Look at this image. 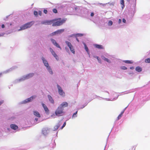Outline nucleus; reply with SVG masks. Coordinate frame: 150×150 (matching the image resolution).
I'll return each instance as SVG.
<instances>
[{
    "label": "nucleus",
    "instance_id": "f257e3e1",
    "mask_svg": "<svg viewBox=\"0 0 150 150\" xmlns=\"http://www.w3.org/2000/svg\"><path fill=\"white\" fill-rule=\"evenodd\" d=\"M65 21V20L62 19L61 18L54 19L52 20V25L53 26H59L62 25Z\"/></svg>",
    "mask_w": 150,
    "mask_h": 150
},
{
    "label": "nucleus",
    "instance_id": "f03ea898",
    "mask_svg": "<svg viewBox=\"0 0 150 150\" xmlns=\"http://www.w3.org/2000/svg\"><path fill=\"white\" fill-rule=\"evenodd\" d=\"M64 109L61 108L59 106L57 108L55 111V114L56 115L60 116L62 115L64 113Z\"/></svg>",
    "mask_w": 150,
    "mask_h": 150
},
{
    "label": "nucleus",
    "instance_id": "7ed1b4c3",
    "mask_svg": "<svg viewBox=\"0 0 150 150\" xmlns=\"http://www.w3.org/2000/svg\"><path fill=\"white\" fill-rule=\"evenodd\" d=\"M57 86L58 89V91L59 94L60 95H64L65 93L63 92V90H62L61 87L59 86V85L57 84Z\"/></svg>",
    "mask_w": 150,
    "mask_h": 150
},
{
    "label": "nucleus",
    "instance_id": "20e7f679",
    "mask_svg": "<svg viewBox=\"0 0 150 150\" xmlns=\"http://www.w3.org/2000/svg\"><path fill=\"white\" fill-rule=\"evenodd\" d=\"M36 97L35 96H32L26 99L24 101V103H26L32 101L33 99Z\"/></svg>",
    "mask_w": 150,
    "mask_h": 150
},
{
    "label": "nucleus",
    "instance_id": "39448f33",
    "mask_svg": "<svg viewBox=\"0 0 150 150\" xmlns=\"http://www.w3.org/2000/svg\"><path fill=\"white\" fill-rule=\"evenodd\" d=\"M52 23V20H46L42 21L41 22L42 24L43 25H50Z\"/></svg>",
    "mask_w": 150,
    "mask_h": 150
},
{
    "label": "nucleus",
    "instance_id": "423d86ee",
    "mask_svg": "<svg viewBox=\"0 0 150 150\" xmlns=\"http://www.w3.org/2000/svg\"><path fill=\"white\" fill-rule=\"evenodd\" d=\"M50 40L54 45L57 47L60 48V49H61V47L59 45L57 42L55 40L53 39H51Z\"/></svg>",
    "mask_w": 150,
    "mask_h": 150
},
{
    "label": "nucleus",
    "instance_id": "0eeeda50",
    "mask_svg": "<svg viewBox=\"0 0 150 150\" xmlns=\"http://www.w3.org/2000/svg\"><path fill=\"white\" fill-rule=\"evenodd\" d=\"M68 103L66 102H62L59 106L60 107L64 109L65 107H67L68 106Z\"/></svg>",
    "mask_w": 150,
    "mask_h": 150
},
{
    "label": "nucleus",
    "instance_id": "6e6552de",
    "mask_svg": "<svg viewBox=\"0 0 150 150\" xmlns=\"http://www.w3.org/2000/svg\"><path fill=\"white\" fill-rule=\"evenodd\" d=\"M42 105L46 113L47 114H49V110L47 106L43 103H42Z\"/></svg>",
    "mask_w": 150,
    "mask_h": 150
},
{
    "label": "nucleus",
    "instance_id": "1a4fd4ad",
    "mask_svg": "<svg viewBox=\"0 0 150 150\" xmlns=\"http://www.w3.org/2000/svg\"><path fill=\"white\" fill-rule=\"evenodd\" d=\"M42 59L44 65L46 67V68L48 67H49L47 61L45 59V58L44 57H42Z\"/></svg>",
    "mask_w": 150,
    "mask_h": 150
},
{
    "label": "nucleus",
    "instance_id": "9d476101",
    "mask_svg": "<svg viewBox=\"0 0 150 150\" xmlns=\"http://www.w3.org/2000/svg\"><path fill=\"white\" fill-rule=\"evenodd\" d=\"M34 75V74L33 73H30L24 77V79H29L32 77Z\"/></svg>",
    "mask_w": 150,
    "mask_h": 150
},
{
    "label": "nucleus",
    "instance_id": "9b49d317",
    "mask_svg": "<svg viewBox=\"0 0 150 150\" xmlns=\"http://www.w3.org/2000/svg\"><path fill=\"white\" fill-rule=\"evenodd\" d=\"M34 22L31 21L25 24L27 28H29L34 24Z\"/></svg>",
    "mask_w": 150,
    "mask_h": 150
},
{
    "label": "nucleus",
    "instance_id": "f8f14e48",
    "mask_svg": "<svg viewBox=\"0 0 150 150\" xmlns=\"http://www.w3.org/2000/svg\"><path fill=\"white\" fill-rule=\"evenodd\" d=\"M11 128L14 130H16L18 128V127L16 125L14 124H12L10 125Z\"/></svg>",
    "mask_w": 150,
    "mask_h": 150
},
{
    "label": "nucleus",
    "instance_id": "ddd939ff",
    "mask_svg": "<svg viewBox=\"0 0 150 150\" xmlns=\"http://www.w3.org/2000/svg\"><path fill=\"white\" fill-rule=\"evenodd\" d=\"M34 115L38 117H40V115L39 113L36 111H33Z\"/></svg>",
    "mask_w": 150,
    "mask_h": 150
},
{
    "label": "nucleus",
    "instance_id": "4468645a",
    "mask_svg": "<svg viewBox=\"0 0 150 150\" xmlns=\"http://www.w3.org/2000/svg\"><path fill=\"white\" fill-rule=\"evenodd\" d=\"M64 29H61L58 30L56 31L57 33V35L58 34H60L61 33H62L64 31Z\"/></svg>",
    "mask_w": 150,
    "mask_h": 150
},
{
    "label": "nucleus",
    "instance_id": "2eb2a0df",
    "mask_svg": "<svg viewBox=\"0 0 150 150\" xmlns=\"http://www.w3.org/2000/svg\"><path fill=\"white\" fill-rule=\"evenodd\" d=\"M48 98L50 101L52 103H54V101L52 97L50 95H48Z\"/></svg>",
    "mask_w": 150,
    "mask_h": 150
},
{
    "label": "nucleus",
    "instance_id": "dca6fc26",
    "mask_svg": "<svg viewBox=\"0 0 150 150\" xmlns=\"http://www.w3.org/2000/svg\"><path fill=\"white\" fill-rule=\"evenodd\" d=\"M27 28L26 26L25 25V24H24L21 27H20V28L18 30H24Z\"/></svg>",
    "mask_w": 150,
    "mask_h": 150
},
{
    "label": "nucleus",
    "instance_id": "f3484780",
    "mask_svg": "<svg viewBox=\"0 0 150 150\" xmlns=\"http://www.w3.org/2000/svg\"><path fill=\"white\" fill-rule=\"evenodd\" d=\"M95 47L98 49H102L103 48V47L102 45H95Z\"/></svg>",
    "mask_w": 150,
    "mask_h": 150
},
{
    "label": "nucleus",
    "instance_id": "a211bd4d",
    "mask_svg": "<svg viewBox=\"0 0 150 150\" xmlns=\"http://www.w3.org/2000/svg\"><path fill=\"white\" fill-rule=\"evenodd\" d=\"M47 68L48 71L51 74H53V72L52 71V70L51 69V68L50 67V66L48 67Z\"/></svg>",
    "mask_w": 150,
    "mask_h": 150
},
{
    "label": "nucleus",
    "instance_id": "6ab92c4d",
    "mask_svg": "<svg viewBox=\"0 0 150 150\" xmlns=\"http://www.w3.org/2000/svg\"><path fill=\"white\" fill-rule=\"evenodd\" d=\"M120 4L122 5V8L123 9L125 7V4L124 0H120Z\"/></svg>",
    "mask_w": 150,
    "mask_h": 150
},
{
    "label": "nucleus",
    "instance_id": "aec40b11",
    "mask_svg": "<svg viewBox=\"0 0 150 150\" xmlns=\"http://www.w3.org/2000/svg\"><path fill=\"white\" fill-rule=\"evenodd\" d=\"M71 52L74 54L75 53V51L74 50V48L73 47V46L72 47H70L69 48Z\"/></svg>",
    "mask_w": 150,
    "mask_h": 150
},
{
    "label": "nucleus",
    "instance_id": "412c9836",
    "mask_svg": "<svg viewBox=\"0 0 150 150\" xmlns=\"http://www.w3.org/2000/svg\"><path fill=\"white\" fill-rule=\"evenodd\" d=\"M135 69L136 71L138 72H141L142 71V68L139 67H137Z\"/></svg>",
    "mask_w": 150,
    "mask_h": 150
},
{
    "label": "nucleus",
    "instance_id": "4be33fe9",
    "mask_svg": "<svg viewBox=\"0 0 150 150\" xmlns=\"http://www.w3.org/2000/svg\"><path fill=\"white\" fill-rule=\"evenodd\" d=\"M65 43L69 48L72 46L70 42L67 41H66Z\"/></svg>",
    "mask_w": 150,
    "mask_h": 150
},
{
    "label": "nucleus",
    "instance_id": "5701e85b",
    "mask_svg": "<svg viewBox=\"0 0 150 150\" xmlns=\"http://www.w3.org/2000/svg\"><path fill=\"white\" fill-rule=\"evenodd\" d=\"M57 35L56 31L53 32L49 35V36H52Z\"/></svg>",
    "mask_w": 150,
    "mask_h": 150
},
{
    "label": "nucleus",
    "instance_id": "b1692460",
    "mask_svg": "<svg viewBox=\"0 0 150 150\" xmlns=\"http://www.w3.org/2000/svg\"><path fill=\"white\" fill-rule=\"evenodd\" d=\"M102 59H103L104 61L107 62H108L110 63V60L108 58H106L105 57H103L102 58Z\"/></svg>",
    "mask_w": 150,
    "mask_h": 150
},
{
    "label": "nucleus",
    "instance_id": "393cba45",
    "mask_svg": "<svg viewBox=\"0 0 150 150\" xmlns=\"http://www.w3.org/2000/svg\"><path fill=\"white\" fill-rule=\"evenodd\" d=\"M50 50L52 55H54V54L55 53V52L53 50L52 48H50Z\"/></svg>",
    "mask_w": 150,
    "mask_h": 150
},
{
    "label": "nucleus",
    "instance_id": "a878e982",
    "mask_svg": "<svg viewBox=\"0 0 150 150\" xmlns=\"http://www.w3.org/2000/svg\"><path fill=\"white\" fill-rule=\"evenodd\" d=\"M53 56L57 60H58L59 59V58L57 56V55L55 53L54 55H53Z\"/></svg>",
    "mask_w": 150,
    "mask_h": 150
},
{
    "label": "nucleus",
    "instance_id": "bb28decb",
    "mask_svg": "<svg viewBox=\"0 0 150 150\" xmlns=\"http://www.w3.org/2000/svg\"><path fill=\"white\" fill-rule=\"evenodd\" d=\"M124 62L127 64H132V62L130 60H125L124 61Z\"/></svg>",
    "mask_w": 150,
    "mask_h": 150
},
{
    "label": "nucleus",
    "instance_id": "cd10ccee",
    "mask_svg": "<svg viewBox=\"0 0 150 150\" xmlns=\"http://www.w3.org/2000/svg\"><path fill=\"white\" fill-rule=\"evenodd\" d=\"M145 62L146 63H150V58H147L145 59Z\"/></svg>",
    "mask_w": 150,
    "mask_h": 150
},
{
    "label": "nucleus",
    "instance_id": "c85d7f7f",
    "mask_svg": "<svg viewBox=\"0 0 150 150\" xmlns=\"http://www.w3.org/2000/svg\"><path fill=\"white\" fill-rule=\"evenodd\" d=\"M113 22L111 21H109L108 23V25L109 26L112 25Z\"/></svg>",
    "mask_w": 150,
    "mask_h": 150
},
{
    "label": "nucleus",
    "instance_id": "c756f323",
    "mask_svg": "<svg viewBox=\"0 0 150 150\" xmlns=\"http://www.w3.org/2000/svg\"><path fill=\"white\" fill-rule=\"evenodd\" d=\"M52 11L54 13H57V11L56 8H54Z\"/></svg>",
    "mask_w": 150,
    "mask_h": 150
},
{
    "label": "nucleus",
    "instance_id": "7c9ffc66",
    "mask_svg": "<svg viewBox=\"0 0 150 150\" xmlns=\"http://www.w3.org/2000/svg\"><path fill=\"white\" fill-rule=\"evenodd\" d=\"M121 69L123 70H126L127 69V68L126 67L124 66H122L121 67Z\"/></svg>",
    "mask_w": 150,
    "mask_h": 150
},
{
    "label": "nucleus",
    "instance_id": "2f4dec72",
    "mask_svg": "<svg viewBox=\"0 0 150 150\" xmlns=\"http://www.w3.org/2000/svg\"><path fill=\"white\" fill-rule=\"evenodd\" d=\"M97 60H98V62L100 63H101V60L99 58V57H96Z\"/></svg>",
    "mask_w": 150,
    "mask_h": 150
},
{
    "label": "nucleus",
    "instance_id": "473e14b6",
    "mask_svg": "<svg viewBox=\"0 0 150 150\" xmlns=\"http://www.w3.org/2000/svg\"><path fill=\"white\" fill-rule=\"evenodd\" d=\"M85 48L86 51L87 52H88V48L87 46L86 45H85Z\"/></svg>",
    "mask_w": 150,
    "mask_h": 150
},
{
    "label": "nucleus",
    "instance_id": "72a5a7b5",
    "mask_svg": "<svg viewBox=\"0 0 150 150\" xmlns=\"http://www.w3.org/2000/svg\"><path fill=\"white\" fill-rule=\"evenodd\" d=\"M66 125V122H65L63 124L61 128V129H62Z\"/></svg>",
    "mask_w": 150,
    "mask_h": 150
},
{
    "label": "nucleus",
    "instance_id": "f704fd0d",
    "mask_svg": "<svg viewBox=\"0 0 150 150\" xmlns=\"http://www.w3.org/2000/svg\"><path fill=\"white\" fill-rule=\"evenodd\" d=\"M34 15L36 16H37L38 14V12L36 11H34Z\"/></svg>",
    "mask_w": 150,
    "mask_h": 150
},
{
    "label": "nucleus",
    "instance_id": "c9c22d12",
    "mask_svg": "<svg viewBox=\"0 0 150 150\" xmlns=\"http://www.w3.org/2000/svg\"><path fill=\"white\" fill-rule=\"evenodd\" d=\"M122 114H120L117 117V120L120 119L122 116Z\"/></svg>",
    "mask_w": 150,
    "mask_h": 150
},
{
    "label": "nucleus",
    "instance_id": "e433bc0d",
    "mask_svg": "<svg viewBox=\"0 0 150 150\" xmlns=\"http://www.w3.org/2000/svg\"><path fill=\"white\" fill-rule=\"evenodd\" d=\"M58 128L59 127H58L57 126V125H56L54 127V130H57L58 129Z\"/></svg>",
    "mask_w": 150,
    "mask_h": 150
},
{
    "label": "nucleus",
    "instance_id": "4c0bfd02",
    "mask_svg": "<svg viewBox=\"0 0 150 150\" xmlns=\"http://www.w3.org/2000/svg\"><path fill=\"white\" fill-rule=\"evenodd\" d=\"M61 123L60 122H59L57 125V126L59 128L61 125Z\"/></svg>",
    "mask_w": 150,
    "mask_h": 150
},
{
    "label": "nucleus",
    "instance_id": "58836bf2",
    "mask_svg": "<svg viewBox=\"0 0 150 150\" xmlns=\"http://www.w3.org/2000/svg\"><path fill=\"white\" fill-rule=\"evenodd\" d=\"M47 130H46V129H45L44 130H43L42 131V132H43V134H45V133H47Z\"/></svg>",
    "mask_w": 150,
    "mask_h": 150
},
{
    "label": "nucleus",
    "instance_id": "ea45409f",
    "mask_svg": "<svg viewBox=\"0 0 150 150\" xmlns=\"http://www.w3.org/2000/svg\"><path fill=\"white\" fill-rule=\"evenodd\" d=\"M44 12L45 14H47V11L46 9H44Z\"/></svg>",
    "mask_w": 150,
    "mask_h": 150
},
{
    "label": "nucleus",
    "instance_id": "a19ab883",
    "mask_svg": "<svg viewBox=\"0 0 150 150\" xmlns=\"http://www.w3.org/2000/svg\"><path fill=\"white\" fill-rule=\"evenodd\" d=\"M78 111H76L74 113L72 116L73 117H74V115H76Z\"/></svg>",
    "mask_w": 150,
    "mask_h": 150
},
{
    "label": "nucleus",
    "instance_id": "79ce46f5",
    "mask_svg": "<svg viewBox=\"0 0 150 150\" xmlns=\"http://www.w3.org/2000/svg\"><path fill=\"white\" fill-rule=\"evenodd\" d=\"M38 13L39 15L41 16L42 15V12L41 11H38Z\"/></svg>",
    "mask_w": 150,
    "mask_h": 150
},
{
    "label": "nucleus",
    "instance_id": "37998d69",
    "mask_svg": "<svg viewBox=\"0 0 150 150\" xmlns=\"http://www.w3.org/2000/svg\"><path fill=\"white\" fill-rule=\"evenodd\" d=\"M122 21L124 23H125L126 22V21L125 19L123 18L122 19Z\"/></svg>",
    "mask_w": 150,
    "mask_h": 150
},
{
    "label": "nucleus",
    "instance_id": "c03bdc74",
    "mask_svg": "<svg viewBox=\"0 0 150 150\" xmlns=\"http://www.w3.org/2000/svg\"><path fill=\"white\" fill-rule=\"evenodd\" d=\"M4 102V101L3 100L0 101V105L2 104Z\"/></svg>",
    "mask_w": 150,
    "mask_h": 150
},
{
    "label": "nucleus",
    "instance_id": "a18cd8bd",
    "mask_svg": "<svg viewBox=\"0 0 150 150\" xmlns=\"http://www.w3.org/2000/svg\"><path fill=\"white\" fill-rule=\"evenodd\" d=\"M94 15V14L93 13H91V16H93Z\"/></svg>",
    "mask_w": 150,
    "mask_h": 150
},
{
    "label": "nucleus",
    "instance_id": "49530a36",
    "mask_svg": "<svg viewBox=\"0 0 150 150\" xmlns=\"http://www.w3.org/2000/svg\"><path fill=\"white\" fill-rule=\"evenodd\" d=\"M121 22V19H119L118 20V22L119 23H120Z\"/></svg>",
    "mask_w": 150,
    "mask_h": 150
},
{
    "label": "nucleus",
    "instance_id": "de8ad7c7",
    "mask_svg": "<svg viewBox=\"0 0 150 150\" xmlns=\"http://www.w3.org/2000/svg\"><path fill=\"white\" fill-rule=\"evenodd\" d=\"M5 27L4 25V24H2L1 25V27L2 28H4Z\"/></svg>",
    "mask_w": 150,
    "mask_h": 150
},
{
    "label": "nucleus",
    "instance_id": "09e8293b",
    "mask_svg": "<svg viewBox=\"0 0 150 150\" xmlns=\"http://www.w3.org/2000/svg\"><path fill=\"white\" fill-rule=\"evenodd\" d=\"M125 110H124L120 114H122V115L124 113Z\"/></svg>",
    "mask_w": 150,
    "mask_h": 150
},
{
    "label": "nucleus",
    "instance_id": "8fccbe9b",
    "mask_svg": "<svg viewBox=\"0 0 150 150\" xmlns=\"http://www.w3.org/2000/svg\"><path fill=\"white\" fill-rule=\"evenodd\" d=\"M130 69H134V67H130Z\"/></svg>",
    "mask_w": 150,
    "mask_h": 150
},
{
    "label": "nucleus",
    "instance_id": "3c124183",
    "mask_svg": "<svg viewBox=\"0 0 150 150\" xmlns=\"http://www.w3.org/2000/svg\"><path fill=\"white\" fill-rule=\"evenodd\" d=\"M79 36H82V34H79Z\"/></svg>",
    "mask_w": 150,
    "mask_h": 150
},
{
    "label": "nucleus",
    "instance_id": "603ef678",
    "mask_svg": "<svg viewBox=\"0 0 150 150\" xmlns=\"http://www.w3.org/2000/svg\"><path fill=\"white\" fill-rule=\"evenodd\" d=\"M38 120V118H35V120H36V121H37Z\"/></svg>",
    "mask_w": 150,
    "mask_h": 150
},
{
    "label": "nucleus",
    "instance_id": "864d4df0",
    "mask_svg": "<svg viewBox=\"0 0 150 150\" xmlns=\"http://www.w3.org/2000/svg\"><path fill=\"white\" fill-rule=\"evenodd\" d=\"M76 40L78 41V42H79V40L77 38H76Z\"/></svg>",
    "mask_w": 150,
    "mask_h": 150
},
{
    "label": "nucleus",
    "instance_id": "5fc2aeb1",
    "mask_svg": "<svg viewBox=\"0 0 150 150\" xmlns=\"http://www.w3.org/2000/svg\"><path fill=\"white\" fill-rule=\"evenodd\" d=\"M1 75H2V74L0 73V77L1 76Z\"/></svg>",
    "mask_w": 150,
    "mask_h": 150
},
{
    "label": "nucleus",
    "instance_id": "6e6d98bb",
    "mask_svg": "<svg viewBox=\"0 0 150 150\" xmlns=\"http://www.w3.org/2000/svg\"><path fill=\"white\" fill-rule=\"evenodd\" d=\"M130 1V0H127L128 1Z\"/></svg>",
    "mask_w": 150,
    "mask_h": 150
}]
</instances>
